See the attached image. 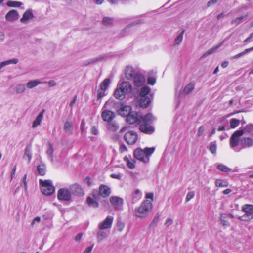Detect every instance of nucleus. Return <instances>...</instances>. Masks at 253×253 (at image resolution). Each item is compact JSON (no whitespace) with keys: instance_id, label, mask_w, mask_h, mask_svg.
<instances>
[{"instance_id":"obj_42","label":"nucleus","mask_w":253,"mask_h":253,"mask_svg":"<svg viewBox=\"0 0 253 253\" xmlns=\"http://www.w3.org/2000/svg\"><path fill=\"white\" fill-rule=\"evenodd\" d=\"M194 86H195V85L193 84H192V83L189 84L184 87V89L183 90L184 92L186 94L190 93L194 89Z\"/></svg>"},{"instance_id":"obj_22","label":"nucleus","mask_w":253,"mask_h":253,"mask_svg":"<svg viewBox=\"0 0 253 253\" xmlns=\"http://www.w3.org/2000/svg\"><path fill=\"white\" fill-rule=\"evenodd\" d=\"M45 112V110L42 109L40 113L38 114V115L36 117L35 119L33 122L32 124V127H36L38 126H39L42 121V120L43 118L44 113Z\"/></svg>"},{"instance_id":"obj_41","label":"nucleus","mask_w":253,"mask_h":253,"mask_svg":"<svg viewBox=\"0 0 253 253\" xmlns=\"http://www.w3.org/2000/svg\"><path fill=\"white\" fill-rule=\"evenodd\" d=\"M185 30H183L181 33L177 36L174 40V44L179 45L183 40V36Z\"/></svg>"},{"instance_id":"obj_10","label":"nucleus","mask_w":253,"mask_h":253,"mask_svg":"<svg viewBox=\"0 0 253 253\" xmlns=\"http://www.w3.org/2000/svg\"><path fill=\"white\" fill-rule=\"evenodd\" d=\"M69 191L71 194L74 195L78 196H82L84 195V190L81 186L78 184L75 183L72 184L69 187Z\"/></svg>"},{"instance_id":"obj_56","label":"nucleus","mask_w":253,"mask_h":253,"mask_svg":"<svg viewBox=\"0 0 253 253\" xmlns=\"http://www.w3.org/2000/svg\"><path fill=\"white\" fill-rule=\"evenodd\" d=\"M110 177L112 178L116 179L119 180H121L122 179V175L120 173H112L110 175Z\"/></svg>"},{"instance_id":"obj_38","label":"nucleus","mask_w":253,"mask_h":253,"mask_svg":"<svg viewBox=\"0 0 253 253\" xmlns=\"http://www.w3.org/2000/svg\"><path fill=\"white\" fill-rule=\"evenodd\" d=\"M110 83V80L109 79H105L101 84L100 89L102 91H105L108 88Z\"/></svg>"},{"instance_id":"obj_13","label":"nucleus","mask_w":253,"mask_h":253,"mask_svg":"<svg viewBox=\"0 0 253 253\" xmlns=\"http://www.w3.org/2000/svg\"><path fill=\"white\" fill-rule=\"evenodd\" d=\"M132 80H133L134 84L136 86L143 85L145 82V78L144 75L139 72L135 74Z\"/></svg>"},{"instance_id":"obj_27","label":"nucleus","mask_w":253,"mask_h":253,"mask_svg":"<svg viewBox=\"0 0 253 253\" xmlns=\"http://www.w3.org/2000/svg\"><path fill=\"white\" fill-rule=\"evenodd\" d=\"M64 130L68 134H72L73 131V126L72 123L66 121L64 125Z\"/></svg>"},{"instance_id":"obj_52","label":"nucleus","mask_w":253,"mask_h":253,"mask_svg":"<svg viewBox=\"0 0 253 253\" xmlns=\"http://www.w3.org/2000/svg\"><path fill=\"white\" fill-rule=\"evenodd\" d=\"M112 103L114 109L118 113V110H120V109H121L124 104L121 102H112Z\"/></svg>"},{"instance_id":"obj_19","label":"nucleus","mask_w":253,"mask_h":253,"mask_svg":"<svg viewBox=\"0 0 253 253\" xmlns=\"http://www.w3.org/2000/svg\"><path fill=\"white\" fill-rule=\"evenodd\" d=\"M34 16L31 10H26L23 14L22 18L20 19L21 22L23 23H27L28 21L32 19Z\"/></svg>"},{"instance_id":"obj_8","label":"nucleus","mask_w":253,"mask_h":253,"mask_svg":"<svg viewBox=\"0 0 253 253\" xmlns=\"http://www.w3.org/2000/svg\"><path fill=\"white\" fill-rule=\"evenodd\" d=\"M124 138L127 144L133 145L137 140L138 135L137 133L134 131H128L126 133Z\"/></svg>"},{"instance_id":"obj_59","label":"nucleus","mask_w":253,"mask_h":253,"mask_svg":"<svg viewBox=\"0 0 253 253\" xmlns=\"http://www.w3.org/2000/svg\"><path fill=\"white\" fill-rule=\"evenodd\" d=\"M156 83V79L154 77H149L148 79V84L151 85H154Z\"/></svg>"},{"instance_id":"obj_45","label":"nucleus","mask_w":253,"mask_h":253,"mask_svg":"<svg viewBox=\"0 0 253 253\" xmlns=\"http://www.w3.org/2000/svg\"><path fill=\"white\" fill-rule=\"evenodd\" d=\"M124 161L126 163L127 167L130 169H133L135 167V161L131 162L129 158L127 156H125L124 158Z\"/></svg>"},{"instance_id":"obj_25","label":"nucleus","mask_w":253,"mask_h":253,"mask_svg":"<svg viewBox=\"0 0 253 253\" xmlns=\"http://www.w3.org/2000/svg\"><path fill=\"white\" fill-rule=\"evenodd\" d=\"M32 153H31V145H28L25 149V153L23 155V159L25 160H28V162L30 163L32 158Z\"/></svg>"},{"instance_id":"obj_5","label":"nucleus","mask_w":253,"mask_h":253,"mask_svg":"<svg viewBox=\"0 0 253 253\" xmlns=\"http://www.w3.org/2000/svg\"><path fill=\"white\" fill-rule=\"evenodd\" d=\"M40 183L42 185L41 191L46 196L51 195L55 191V188L53 186L52 181L50 180H40Z\"/></svg>"},{"instance_id":"obj_62","label":"nucleus","mask_w":253,"mask_h":253,"mask_svg":"<svg viewBox=\"0 0 253 253\" xmlns=\"http://www.w3.org/2000/svg\"><path fill=\"white\" fill-rule=\"evenodd\" d=\"M140 20H139L133 21V22H131V23H130L129 25H128L127 26V28L131 27L135 25L138 24L140 23Z\"/></svg>"},{"instance_id":"obj_61","label":"nucleus","mask_w":253,"mask_h":253,"mask_svg":"<svg viewBox=\"0 0 253 253\" xmlns=\"http://www.w3.org/2000/svg\"><path fill=\"white\" fill-rule=\"evenodd\" d=\"M16 170V165H15L13 167V168L11 170V180L15 177V173Z\"/></svg>"},{"instance_id":"obj_2","label":"nucleus","mask_w":253,"mask_h":253,"mask_svg":"<svg viewBox=\"0 0 253 253\" xmlns=\"http://www.w3.org/2000/svg\"><path fill=\"white\" fill-rule=\"evenodd\" d=\"M153 120V115L151 113H148L143 116L141 123L139 125V130L141 132L147 134H151L154 131V127L151 125Z\"/></svg>"},{"instance_id":"obj_46","label":"nucleus","mask_w":253,"mask_h":253,"mask_svg":"<svg viewBox=\"0 0 253 253\" xmlns=\"http://www.w3.org/2000/svg\"><path fill=\"white\" fill-rule=\"evenodd\" d=\"M220 221L223 226H229V223L227 219L226 215L221 214L220 218Z\"/></svg>"},{"instance_id":"obj_24","label":"nucleus","mask_w":253,"mask_h":253,"mask_svg":"<svg viewBox=\"0 0 253 253\" xmlns=\"http://www.w3.org/2000/svg\"><path fill=\"white\" fill-rule=\"evenodd\" d=\"M151 99L148 96L140 97L139 99L140 106L143 108H146L150 103Z\"/></svg>"},{"instance_id":"obj_15","label":"nucleus","mask_w":253,"mask_h":253,"mask_svg":"<svg viewBox=\"0 0 253 253\" xmlns=\"http://www.w3.org/2000/svg\"><path fill=\"white\" fill-rule=\"evenodd\" d=\"M138 73V72H136L131 66H127L126 67L125 72V77L128 80H132L135 74Z\"/></svg>"},{"instance_id":"obj_58","label":"nucleus","mask_w":253,"mask_h":253,"mask_svg":"<svg viewBox=\"0 0 253 253\" xmlns=\"http://www.w3.org/2000/svg\"><path fill=\"white\" fill-rule=\"evenodd\" d=\"M204 131H205V129H204V126H200V127L198 129V133H197V135H198V136H201V135H202L204 133Z\"/></svg>"},{"instance_id":"obj_40","label":"nucleus","mask_w":253,"mask_h":253,"mask_svg":"<svg viewBox=\"0 0 253 253\" xmlns=\"http://www.w3.org/2000/svg\"><path fill=\"white\" fill-rule=\"evenodd\" d=\"M252 51H253V46L250 48H247V49H245L244 51L232 57L231 59H234L238 58Z\"/></svg>"},{"instance_id":"obj_12","label":"nucleus","mask_w":253,"mask_h":253,"mask_svg":"<svg viewBox=\"0 0 253 253\" xmlns=\"http://www.w3.org/2000/svg\"><path fill=\"white\" fill-rule=\"evenodd\" d=\"M109 200L111 204L116 210L120 209L124 204L123 199L118 196H111Z\"/></svg>"},{"instance_id":"obj_63","label":"nucleus","mask_w":253,"mask_h":253,"mask_svg":"<svg viewBox=\"0 0 253 253\" xmlns=\"http://www.w3.org/2000/svg\"><path fill=\"white\" fill-rule=\"evenodd\" d=\"M173 223V220L171 218H168L166 222L165 223V225L167 226H169V225H171Z\"/></svg>"},{"instance_id":"obj_49","label":"nucleus","mask_w":253,"mask_h":253,"mask_svg":"<svg viewBox=\"0 0 253 253\" xmlns=\"http://www.w3.org/2000/svg\"><path fill=\"white\" fill-rule=\"evenodd\" d=\"M47 154L49 156L51 160L52 161L53 160V148L52 144L49 143L48 144V149L46 151Z\"/></svg>"},{"instance_id":"obj_28","label":"nucleus","mask_w":253,"mask_h":253,"mask_svg":"<svg viewBox=\"0 0 253 253\" xmlns=\"http://www.w3.org/2000/svg\"><path fill=\"white\" fill-rule=\"evenodd\" d=\"M26 89V87L24 84H17L14 88V90L17 94H22L25 92Z\"/></svg>"},{"instance_id":"obj_51","label":"nucleus","mask_w":253,"mask_h":253,"mask_svg":"<svg viewBox=\"0 0 253 253\" xmlns=\"http://www.w3.org/2000/svg\"><path fill=\"white\" fill-rule=\"evenodd\" d=\"M159 217L160 216L158 214H156L153 218L151 223L150 224V226L152 227H155L159 220Z\"/></svg>"},{"instance_id":"obj_55","label":"nucleus","mask_w":253,"mask_h":253,"mask_svg":"<svg viewBox=\"0 0 253 253\" xmlns=\"http://www.w3.org/2000/svg\"><path fill=\"white\" fill-rule=\"evenodd\" d=\"M117 226L118 228V230L120 232L122 231L125 226L124 223L121 220L118 221Z\"/></svg>"},{"instance_id":"obj_4","label":"nucleus","mask_w":253,"mask_h":253,"mask_svg":"<svg viewBox=\"0 0 253 253\" xmlns=\"http://www.w3.org/2000/svg\"><path fill=\"white\" fill-rule=\"evenodd\" d=\"M154 147H146L144 150L141 148H137L133 153L134 157L144 163H148L149 161V156L154 152Z\"/></svg>"},{"instance_id":"obj_20","label":"nucleus","mask_w":253,"mask_h":253,"mask_svg":"<svg viewBox=\"0 0 253 253\" xmlns=\"http://www.w3.org/2000/svg\"><path fill=\"white\" fill-rule=\"evenodd\" d=\"M131 108L129 105L123 104L120 110H118V114L123 117H126L129 112H130Z\"/></svg>"},{"instance_id":"obj_14","label":"nucleus","mask_w":253,"mask_h":253,"mask_svg":"<svg viewBox=\"0 0 253 253\" xmlns=\"http://www.w3.org/2000/svg\"><path fill=\"white\" fill-rule=\"evenodd\" d=\"M99 194L103 198H106L111 194V189L106 185L101 184L99 187Z\"/></svg>"},{"instance_id":"obj_6","label":"nucleus","mask_w":253,"mask_h":253,"mask_svg":"<svg viewBox=\"0 0 253 253\" xmlns=\"http://www.w3.org/2000/svg\"><path fill=\"white\" fill-rule=\"evenodd\" d=\"M143 116L140 113L135 111H130L126 117V121L127 123L132 125L141 123Z\"/></svg>"},{"instance_id":"obj_16","label":"nucleus","mask_w":253,"mask_h":253,"mask_svg":"<svg viewBox=\"0 0 253 253\" xmlns=\"http://www.w3.org/2000/svg\"><path fill=\"white\" fill-rule=\"evenodd\" d=\"M18 18V13L17 11L15 9L11 10L5 15V19L8 21L17 20Z\"/></svg>"},{"instance_id":"obj_50","label":"nucleus","mask_w":253,"mask_h":253,"mask_svg":"<svg viewBox=\"0 0 253 253\" xmlns=\"http://www.w3.org/2000/svg\"><path fill=\"white\" fill-rule=\"evenodd\" d=\"M216 148L217 146L215 142H212L210 143L209 150L212 154H216Z\"/></svg>"},{"instance_id":"obj_17","label":"nucleus","mask_w":253,"mask_h":253,"mask_svg":"<svg viewBox=\"0 0 253 253\" xmlns=\"http://www.w3.org/2000/svg\"><path fill=\"white\" fill-rule=\"evenodd\" d=\"M119 87L126 94L130 92L132 90L131 84L127 81L122 82L120 84Z\"/></svg>"},{"instance_id":"obj_1","label":"nucleus","mask_w":253,"mask_h":253,"mask_svg":"<svg viewBox=\"0 0 253 253\" xmlns=\"http://www.w3.org/2000/svg\"><path fill=\"white\" fill-rule=\"evenodd\" d=\"M253 130V124H249L241 130L235 131L231 135L230 139V146L231 148L236 152H239L241 150H236L235 148L238 145L240 137L246 133H251Z\"/></svg>"},{"instance_id":"obj_36","label":"nucleus","mask_w":253,"mask_h":253,"mask_svg":"<svg viewBox=\"0 0 253 253\" xmlns=\"http://www.w3.org/2000/svg\"><path fill=\"white\" fill-rule=\"evenodd\" d=\"M37 170L40 175L43 176L45 174L46 167L44 164H41L37 166Z\"/></svg>"},{"instance_id":"obj_21","label":"nucleus","mask_w":253,"mask_h":253,"mask_svg":"<svg viewBox=\"0 0 253 253\" xmlns=\"http://www.w3.org/2000/svg\"><path fill=\"white\" fill-rule=\"evenodd\" d=\"M225 40H224L222 42L217 44L216 46L209 49L207 51H206L201 57L202 58H205L207 56L212 54L214 52H215L220 47H221L224 43Z\"/></svg>"},{"instance_id":"obj_53","label":"nucleus","mask_w":253,"mask_h":253,"mask_svg":"<svg viewBox=\"0 0 253 253\" xmlns=\"http://www.w3.org/2000/svg\"><path fill=\"white\" fill-rule=\"evenodd\" d=\"M238 219L242 221H248L253 218V217H251L249 214L245 213L243 215L241 216H239Z\"/></svg>"},{"instance_id":"obj_35","label":"nucleus","mask_w":253,"mask_h":253,"mask_svg":"<svg viewBox=\"0 0 253 253\" xmlns=\"http://www.w3.org/2000/svg\"><path fill=\"white\" fill-rule=\"evenodd\" d=\"M119 125L116 122H109L108 124V128L112 131H116L119 129Z\"/></svg>"},{"instance_id":"obj_64","label":"nucleus","mask_w":253,"mask_h":253,"mask_svg":"<svg viewBox=\"0 0 253 253\" xmlns=\"http://www.w3.org/2000/svg\"><path fill=\"white\" fill-rule=\"evenodd\" d=\"M93 245L90 246L86 248V249L84 251L83 253H90L93 248Z\"/></svg>"},{"instance_id":"obj_37","label":"nucleus","mask_w":253,"mask_h":253,"mask_svg":"<svg viewBox=\"0 0 253 253\" xmlns=\"http://www.w3.org/2000/svg\"><path fill=\"white\" fill-rule=\"evenodd\" d=\"M107 233L102 230L99 231L97 233V239L98 242L102 241L107 237Z\"/></svg>"},{"instance_id":"obj_30","label":"nucleus","mask_w":253,"mask_h":253,"mask_svg":"<svg viewBox=\"0 0 253 253\" xmlns=\"http://www.w3.org/2000/svg\"><path fill=\"white\" fill-rule=\"evenodd\" d=\"M18 62V59L16 58L9 59L3 62H0V69L8 65L13 64H16Z\"/></svg>"},{"instance_id":"obj_23","label":"nucleus","mask_w":253,"mask_h":253,"mask_svg":"<svg viewBox=\"0 0 253 253\" xmlns=\"http://www.w3.org/2000/svg\"><path fill=\"white\" fill-rule=\"evenodd\" d=\"M242 210L245 213L249 214L251 217H253V205L250 204H245L242 206Z\"/></svg>"},{"instance_id":"obj_47","label":"nucleus","mask_w":253,"mask_h":253,"mask_svg":"<svg viewBox=\"0 0 253 253\" xmlns=\"http://www.w3.org/2000/svg\"><path fill=\"white\" fill-rule=\"evenodd\" d=\"M22 4V3L18 1H9L7 5L9 7H18Z\"/></svg>"},{"instance_id":"obj_48","label":"nucleus","mask_w":253,"mask_h":253,"mask_svg":"<svg viewBox=\"0 0 253 253\" xmlns=\"http://www.w3.org/2000/svg\"><path fill=\"white\" fill-rule=\"evenodd\" d=\"M230 123L231 127L232 128H235L239 125L240 121L237 119L232 118L230 120Z\"/></svg>"},{"instance_id":"obj_11","label":"nucleus","mask_w":253,"mask_h":253,"mask_svg":"<svg viewBox=\"0 0 253 253\" xmlns=\"http://www.w3.org/2000/svg\"><path fill=\"white\" fill-rule=\"evenodd\" d=\"M115 117V114L113 111L104 109L101 113V117L103 120L108 123L112 122Z\"/></svg>"},{"instance_id":"obj_26","label":"nucleus","mask_w":253,"mask_h":253,"mask_svg":"<svg viewBox=\"0 0 253 253\" xmlns=\"http://www.w3.org/2000/svg\"><path fill=\"white\" fill-rule=\"evenodd\" d=\"M114 96L119 100H123L125 98L126 94L119 87L115 89Z\"/></svg>"},{"instance_id":"obj_18","label":"nucleus","mask_w":253,"mask_h":253,"mask_svg":"<svg viewBox=\"0 0 253 253\" xmlns=\"http://www.w3.org/2000/svg\"><path fill=\"white\" fill-rule=\"evenodd\" d=\"M241 145L243 148H249L253 146V141L250 137H243L240 139Z\"/></svg>"},{"instance_id":"obj_57","label":"nucleus","mask_w":253,"mask_h":253,"mask_svg":"<svg viewBox=\"0 0 253 253\" xmlns=\"http://www.w3.org/2000/svg\"><path fill=\"white\" fill-rule=\"evenodd\" d=\"M27 176V174H25L22 178V183L24 184V189L25 191H27V188H28L27 181H26Z\"/></svg>"},{"instance_id":"obj_3","label":"nucleus","mask_w":253,"mask_h":253,"mask_svg":"<svg viewBox=\"0 0 253 253\" xmlns=\"http://www.w3.org/2000/svg\"><path fill=\"white\" fill-rule=\"evenodd\" d=\"M152 208V203L147 200H145L139 207L135 209L134 215L139 218H145L148 216L149 211Z\"/></svg>"},{"instance_id":"obj_32","label":"nucleus","mask_w":253,"mask_h":253,"mask_svg":"<svg viewBox=\"0 0 253 253\" xmlns=\"http://www.w3.org/2000/svg\"><path fill=\"white\" fill-rule=\"evenodd\" d=\"M106 58V56H100L97 58H93L90 60L88 62L85 63V65L87 66L90 64H94L97 62L101 61Z\"/></svg>"},{"instance_id":"obj_31","label":"nucleus","mask_w":253,"mask_h":253,"mask_svg":"<svg viewBox=\"0 0 253 253\" xmlns=\"http://www.w3.org/2000/svg\"><path fill=\"white\" fill-rule=\"evenodd\" d=\"M114 18L110 17H104L102 19V24L106 26H112L113 25Z\"/></svg>"},{"instance_id":"obj_43","label":"nucleus","mask_w":253,"mask_h":253,"mask_svg":"<svg viewBox=\"0 0 253 253\" xmlns=\"http://www.w3.org/2000/svg\"><path fill=\"white\" fill-rule=\"evenodd\" d=\"M217 168L218 169L225 172H229L231 171V169L230 168L222 164H218L217 166Z\"/></svg>"},{"instance_id":"obj_39","label":"nucleus","mask_w":253,"mask_h":253,"mask_svg":"<svg viewBox=\"0 0 253 253\" xmlns=\"http://www.w3.org/2000/svg\"><path fill=\"white\" fill-rule=\"evenodd\" d=\"M150 91V88L147 86H144L141 88L140 92V97L147 96Z\"/></svg>"},{"instance_id":"obj_9","label":"nucleus","mask_w":253,"mask_h":253,"mask_svg":"<svg viewBox=\"0 0 253 253\" xmlns=\"http://www.w3.org/2000/svg\"><path fill=\"white\" fill-rule=\"evenodd\" d=\"M114 218L112 216H108L104 220L100 223L98 225V228L100 230H104L111 228Z\"/></svg>"},{"instance_id":"obj_7","label":"nucleus","mask_w":253,"mask_h":253,"mask_svg":"<svg viewBox=\"0 0 253 253\" xmlns=\"http://www.w3.org/2000/svg\"><path fill=\"white\" fill-rule=\"evenodd\" d=\"M57 198L60 201H70L71 199V194L69 189L65 188L59 189L57 192Z\"/></svg>"},{"instance_id":"obj_60","label":"nucleus","mask_w":253,"mask_h":253,"mask_svg":"<svg viewBox=\"0 0 253 253\" xmlns=\"http://www.w3.org/2000/svg\"><path fill=\"white\" fill-rule=\"evenodd\" d=\"M218 1V0H210L207 2V6L210 7L216 4Z\"/></svg>"},{"instance_id":"obj_34","label":"nucleus","mask_w":253,"mask_h":253,"mask_svg":"<svg viewBox=\"0 0 253 253\" xmlns=\"http://www.w3.org/2000/svg\"><path fill=\"white\" fill-rule=\"evenodd\" d=\"M86 201L88 205L90 207L97 208L99 206L98 202L90 197L87 198Z\"/></svg>"},{"instance_id":"obj_44","label":"nucleus","mask_w":253,"mask_h":253,"mask_svg":"<svg viewBox=\"0 0 253 253\" xmlns=\"http://www.w3.org/2000/svg\"><path fill=\"white\" fill-rule=\"evenodd\" d=\"M215 185L217 187H227L228 186V183L227 181H224L221 179H217L215 181Z\"/></svg>"},{"instance_id":"obj_54","label":"nucleus","mask_w":253,"mask_h":253,"mask_svg":"<svg viewBox=\"0 0 253 253\" xmlns=\"http://www.w3.org/2000/svg\"><path fill=\"white\" fill-rule=\"evenodd\" d=\"M195 196V193L194 191H190L188 192L187 194L186 197V202L189 201L191 199L193 198V197Z\"/></svg>"},{"instance_id":"obj_33","label":"nucleus","mask_w":253,"mask_h":253,"mask_svg":"<svg viewBox=\"0 0 253 253\" xmlns=\"http://www.w3.org/2000/svg\"><path fill=\"white\" fill-rule=\"evenodd\" d=\"M248 15H246L245 16H242L238 18H236L235 19H233L231 21V23L232 25L235 24L236 25H238L241 22H242L245 18H246L247 17Z\"/></svg>"},{"instance_id":"obj_29","label":"nucleus","mask_w":253,"mask_h":253,"mask_svg":"<svg viewBox=\"0 0 253 253\" xmlns=\"http://www.w3.org/2000/svg\"><path fill=\"white\" fill-rule=\"evenodd\" d=\"M41 83L38 80H31L26 84V87L28 89H32Z\"/></svg>"}]
</instances>
